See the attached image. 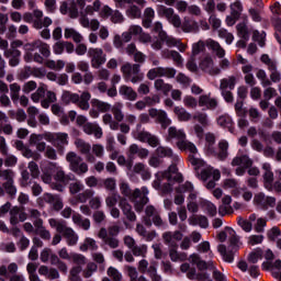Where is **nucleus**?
Returning a JSON list of instances; mask_svg holds the SVG:
<instances>
[{
    "label": "nucleus",
    "mask_w": 281,
    "mask_h": 281,
    "mask_svg": "<svg viewBox=\"0 0 281 281\" xmlns=\"http://www.w3.org/2000/svg\"><path fill=\"white\" fill-rule=\"evenodd\" d=\"M120 190L124 196H128L130 201L134 203L136 212H143L144 205L148 203V189L146 187L135 189L134 192H132L128 183L121 182Z\"/></svg>",
    "instance_id": "nucleus-1"
},
{
    "label": "nucleus",
    "mask_w": 281,
    "mask_h": 281,
    "mask_svg": "<svg viewBox=\"0 0 281 281\" xmlns=\"http://www.w3.org/2000/svg\"><path fill=\"white\" fill-rule=\"evenodd\" d=\"M61 102L64 104H76L81 111H89L91 109V92L83 91L81 94L64 90L61 94Z\"/></svg>",
    "instance_id": "nucleus-2"
},
{
    "label": "nucleus",
    "mask_w": 281,
    "mask_h": 281,
    "mask_svg": "<svg viewBox=\"0 0 281 281\" xmlns=\"http://www.w3.org/2000/svg\"><path fill=\"white\" fill-rule=\"evenodd\" d=\"M229 240V250H227V246L220 244L217 246V251L222 256V260L224 262H234V256H236V252L239 249H243V241L240 240V236L234 233L232 237L228 239Z\"/></svg>",
    "instance_id": "nucleus-3"
},
{
    "label": "nucleus",
    "mask_w": 281,
    "mask_h": 281,
    "mask_svg": "<svg viewBox=\"0 0 281 281\" xmlns=\"http://www.w3.org/2000/svg\"><path fill=\"white\" fill-rule=\"evenodd\" d=\"M22 19H23L24 23H33V27L35 30H43V27H49V25H52V23H54L52 21V18H49V16H45L43 19V11H41L38 9L33 10V13L25 12L22 15Z\"/></svg>",
    "instance_id": "nucleus-4"
},
{
    "label": "nucleus",
    "mask_w": 281,
    "mask_h": 281,
    "mask_svg": "<svg viewBox=\"0 0 281 281\" xmlns=\"http://www.w3.org/2000/svg\"><path fill=\"white\" fill-rule=\"evenodd\" d=\"M165 180L178 181V183H181V181H183V176L179 173L177 165H171L166 171H158L156 173V180L153 182L154 188L156 190H159V188H161V182Z\"/></svg>",
    "instance_id": "nucleus-5"
},
{
    "label": "nucleus",
    "mask_w": 281,
    "mask_h": 281,
    "mask_svg": "<svg viewBox=\"0 0 281 281\" xmlns=\"http://www.w3.org/2000/svg\"><path fill=\"white\" fill-rule=\"evenodd\" d=\"M123 78L132 85H137L144 80V72H142V66L138 64L126 63L121 67Z\"/></svg>",
    "instance_id": "nucleus-6"
},
{
    "label": "nucleus",
    "mask_w": 281,
    "mask_h": 281,
    "mask_svg": "<svg viewBox=\"0 0 281 281\" xmlns=\"http://www.w3.org/2000/svg\"><path fill=\"white\" fill-rule=\"evenodd\" d=\"M66 161H68L69 168L75 175H87L89 172V165L76 151H69L66 155Z\"/></svg>",
    "instance_id": "nucleus-7"
},
{
    "label": "nucleus",
    "mask_w": 281,
    "mask_h": 281,
    "mask_svg": "<svg viewBox=\"0 0 281 281\" xmlns=\"http://www.w3.org/2000/svg\"><path fill=\"white\" fill-rule=\"evenodd\" d=\"M180 150H189V161L191 166L194 167L195 170H201L203 166H205V162L203 159L199 158V150L196 149V146L192 144L191 142H188V139L182 143V147H178Z\"/></svg>",
    "instance_id": "nucleus-8"
},
{
    "label": "nucleus",
    "mask_w": 281,
    "mask_h": 281,
    "mask_svg": "<svg viewBox=\"0 0 281 281\" xmlns=\"http://www.w3.org/2000/svg\"><path fill=\"white\" fill-rule=\"evenodd\" d=\"M19 272V265L11 262L8 267L0 263V278H9V281H25V277Z\"/></svg>",
    "instance_id": "nucleus-9"
},
{
    "label": "nucleus",
    "mask_w": 281,
    "mask_h": 281,
    "mask_svg": "<svg viewBox=\"0 0 281 281\" xmlns=\"http://www.w3.org/2000/svg\"><path fill=\"white\" fill-rule=\"evenodd\" d=\"M45 142L53 144L56 148H65V146H69V134L67 133H45Z\"/></svg>",
    "instance_id": "nucleus-10"
},
{
    "label": "nucleus",
    "mask_w": 281,
    "mask_h": 281,
    "mask_svg": "<svg viewBox=\"0 0 281 281\" xmlns=\"http://www.w3.org/2000/svg\"><path fill=\"white\" fill-rule=\"evenodd\" d=\"M145 216L143 217V223L150 227L154 223L156 227H164V220H161V216L159 215V211L155 209L154 206L149 205L145 210Z\"/></svg>",
    "instance_id": "nucleus-11"
},
{
    "label": "nucleus",
    "mask_w": 281,
    "mask_h": 281,
    "mask_svg": "<svg viewBox=\"0 0 281 281\" xmlns=\"http://www.w3.org/2000/svg\"><path fill=\"white\" fill-rule=\"evenodd\" d=\"M199 67L204 74H209V76H220L221 74V68H218L214 58L210 55L201 57Z\"/></svg>",
    "instance_id": "nucleus-12"
},
{
    "label": "nucleus",
    "mask_w": 281,
    "mask_h": 281,
    "mask_svg": "<svg viewBox=\"0 0 281 281\" xmlns=\"http://www.w3.org/2000/svg\"><path fill=\"white\" fill-rule=\"evenodd\" d=\"M88 57L90 58L91 67L93 69H100L104 63H106V54L102 48H89Z\"/></svg>",
    "instance_id": "nucleus-13"
},
{
    "label": "nucleus",
    "mask_w": 281,
    "mask_h": 281,
    "mask_svg": "<svg viewBox=\"0 0 281 281\" xmlns=\"http://www.w3.org/2000/svg\"><path fill=\"white\" fill-rule=\"evenodd\" d=\"M177 70L170 67H156L147 71L148 80H155L156 78H175Z\"/></svg>",
    "instance_id": "nucleus-14"
},
{
    "label": "nucleus",
    "mask_w": 281,
    "mask_h": 281,
    "mask_svg": "<svg viewBox=\"0 0 281 281\" xmlns=\"http://www.w3.org/2000/svg\"><path fill=\"white\" fill-rule=\"evenodd\" d=\"M160 16H165L173 27H181V16L175 13V9L168 8L166 5H159L157 10Z\"/></svg>",
    "instance_id": "nucleus-15"
},
{
    "label": "nucleus",
    "mask_w": 281,
    "mask_h": 281,
    "mask_svg": "<svg viewBox=\"0 0 281 281\" xmlns=\"http://www.w3.org/2000/svg\"><path fill=\"white\" fill-rule=\"evenodd\" d=\"M252 203L259 210H269V207L276 206V198L266 195L265 193L260 192L255 194Z\"/></svg>",
    "instance_id": "nucleus-16"
},
{
    "label": "nucleus",
    "mask_w": 281,
    "mask_h": 281,
    "mask_svg": "<svg viewBox=\"0 0 281 281\" xmlns=\"http://www.w3.org/2000/svg\"><path fill=\"white\" fill-rule=\"evenodd\" d=\"M133 137L143 144H148V146H151V148H157V146H159V137L150 134L148 131L143 130L139 132H134Z\"/></svg>",
    "instance_id": "nucleus-17"
},
{
    "label": "nucleus",
    "mask_w": 281,
    "mask_h": 281,
    "mask_svg": "<svg viewBox=\"0 0 281 281\" xmlns=\"http://www.w3.org/2000/svg\"><path fill=\"white\" fill-rule=\"evenodd\" d=\"M252 161L251 159H249V156L247 155H243V156H236L235 158H233L231 165L233 167L238 166L239 168H237L235 170V175L237 177H243L247 170V168H249L251 166Z\"/></svg>",
    "instance_id": "nucleus-18"
},
{
    "label": "nucleus",
    "mask_w": 281,
    "mask_h": 281,
    "mask_svg": "<svg viewBox=\"0 0 281 281\" xmlns=\"http://www.w3.org/2000/svg\"><path fill=\"white\" fill-rule=\"evenodd\" d=\"M75 146L81 155H86V160L89 164H95V156L91 154V144L87 143L82 138H77L75 140Z\"/></svg>",
    "instance_id": "nucleus-19"
},
{
    "label": "nucleus",
    "mask_w": 281,
    "mask_h": 281,
    "mask_svg": "<svg viewBox=\"0 0 281 281\" xmlns=\"http://www.w3.org/2000/svg\"><path fill=\"white\" fill-rule=\"evenodd\" d=\"M189 261L191 262V265H195L199 269V271H205L209 269V271H216V262L215 261H209L205 262L203 260H201V256H199L198 254H192L189 257Z\"/></svg>",
    "instance_id": "nucleus-20"
},
{
    "label": "nucleus",
    "mask_w": 281,
    "mask_h": 281,
    "mask_svg": "<svg viewBox=\"0 0 281 281\" xmlns=\"http://www.w3.org/2000/svg\"><path fill=\"white\" fill-rule=\"evenodd\" d=\"M222 188L224 190H231L232 196H235L236 199L243 194V188H240L238 184V180L234 178L224 179L222 182Z\"/></svg>",
    "instance_id": "nucleus-21"
},
{
    "label": "nucleus",
    "mask_w": 281,
    "mask_h": 281,
    "mask_svg": "<svg viewBox=\"0 0 281 281\" xmlns=\"http://www.w3.org/2000/svg\"><path fill=\"white\" fill-rule=\"evenodd\" d=\"M199 106L214 111L218 106V99L212 97V93L201 94L198 100Z\"/></svg>",
    "instance_id": "nucleus-22"
},
{
    "label": "nucleus",
    "mask_w": 281,
    "mask_h": 281,
    "mask_svg": "<svg viewBox=\"0 0 281 281\" xmlns=\"http://www.w3.org/2000/svg\"><path fill=\"white\" fill-rule=\"evenodd\" d=\"M186 137V132L183 130H177L175 126L168 128L167 139L168 142L176 139L178 148L183 147V143L187 139Z\"/></svg>",
    "instance_id": "nucleus-23"
},
{
    "label": "nucleus",
    "mask_w": 281,
    "mask_h": 281,
    "mask_svg": "<svg viewBox=\"0 0 281 281\" xmlns=\"http://www.w3.org/2000/svg\"><path fill=\"white\" fill-rule=\"evenodd\" d=\"M27 221V213L20 206H13L10 210V224L19 225V223H23Z\"/></svg>",
    "instance_id": "nucleus-24"
},
{
    "label": "nucleus",
    "mask_w": 281,
    "mask_h": 281,
    "mask_svg": "<svg viewBox=\"0 0 281 281\" xmlns=\"http://www.w3.org/2000/svg\"><path fill=\"white\" fill-rule=\"evenodd\" d=\"M148 113L150 117L157 120V122H159L164 128H167V126L172 124V120L168 117V113H166L164 110L150 109Z\"/></svg>",
    "instance_id": "nucleus-25"
},
{
    "label": "nucleus",
    "mask_w": 281,
    "mask_h": 281,
    "mask_svg": "<svg viewBox=\"0 0 281 281\" xmlns=\"http://www.w3.org/2000/svg\"><path fill=\"white\" fill-rule=\"evenodd\" d=\"M202 171L200 172L199 177L202 181H207L210 179V177L213 178L214 181H220L221 180V171L218 169H214L210 166H207L204 162Z\"/></svg>",
    "instance_id": "nucleus-26"
},
{
    "label": "nucleus",
    "mask_w": 281,
    "mask_h": 281,
    "mask_svg": "<svg viewBox=\"0 0 281 281\" xmlns=\"http://www.w3.org/2000/svg\"><path fill=\"white\" fill-rule=\"evenodd\" d=\"M43 139H45V133L31 134L30 136V144L36 147L37 153H45L47 150V143L43 142Z\"/></svg>",
    "instance_id": "nucleus-27"
},
{
    "label": "nucleus",
    "mask_w": 281,
    "mask_h": 281,
    "mask_svg": "<svg viewBox=\"0 0 281 281\" xmlns=\"http://www.w3.org/2000/svg\"><path fill=\"white\" fill-rule=\"evenodd\" d=\"M263 170V186L269 192H273V171H271L270 164L262 165Z\"/></svg>",
    "instance_id": "nucleus-28"
},
{
    "label": "nucleus",
    "mask_w": 281,
    "mask_h": 281,
    "mask_svg": "<svg viewBox=\"0 0 281 281\" xmlns=\"http://www.w3.org/2000/svg\"><path fill=\"white\" fill-rule=\"evenodd\" d=\"M162 238L166 245L169 247H177V241L183 238V234L179 231L176 232H166L162 234Z\"/></svg>",
    "instance_id": "nucleus-29"
},
{
    "label": "nucleus",
    "mask_w": 281,
    "mask_h": 281,
    "mask_svg": "<svg viewBox=\"0 0 281 281\" xmlns=\"http://www.w3.org/2000/svg\"><path fill=\"white\" fill-rule=\"evenodd\" d=\"M135 155L139 157V159H146L150 151L144 147H139L137 144H132L127 150V157L133 158Z\"/></svg>",
    "instance_id": "nucleus-30"
},
{
    "label": "nucleus",
    "mask_w": 281,
    "mask_h": 281,
    "mask_svg": "<svg viewBox=\"0 0 281 281\" xmlns=\"http://www.w3.org/2000/svg\"><path fill=\"white\" fill-rule=\"evenodd\" d=\"M79 24L81 25V27L91 30V32H98V30H100V20H89V16L87 15H82L81 18H79Z\"/></svg>",
    "instance_id": "nucleus-31"
},
{
    "label": "nucleus",
    "mask_w": 281,
    "mask_h": 281,
    "mask_svg": "<svg viewBox=\"0 0 281 281\" xmlns=\"http://www.w3.org/2000/svg\"><path fill=\"white\" fill-rule=\"evenodd\" d=\"M16 192H19V189H16V184L13 182H3L2 186H0V196H10V199H16Z\"/></svg>",
    "instance_id": "nucleus-32"
},
{
    "label": "nucleus",
    "mask_w": 281,
    "mask_h": 281,
    "mask_svg": "<svg viewBox=\"0 0 281 281\" xmlns=\"http://www.w3.org/2000/svg\"><path fill=\"white\" fill-rule=\"evenodd\" d=\"M83 133L86 135H94L95 139H102V135H104L102 127L98 123H86L83 125Z\"/></svg>",
    "instance_id": "nucleus-33"
},
{
    "label": "nucleus",
    "mask_w": 281,
    "mask_h": 281,
    "mask_svg": "<svg viewBox=\"0 0 281 281\" xmlns=\"http://www.w3.org/2000/svg\"><path fill=\"white\" fill-rule=\"evenodd\" d=\"M228 150H229V143L225 139H222L218 143V151L217 153L213 151V155L220 161H225V159H227V157H229Z\"/></svg>",
    "instance_id": "nucleus-34"
},
{
    "label": "nucleus",
    "mask_w": 281,
    "mask_h": 281,
    "mask_svg": "<svg viewBox=\"0 0 281 281\" xmlns=\"http://www.w3.org/2000/svg\"><path fill=\"white\" fill-rule=\"evenodd\" d=\"M61 235L64 238H66V243L68 247H74L78 245V234H76V231L74 228L66 226L64 231L61 232Z\"/></svg>",
    "instance_id": "nucleus-35"
},
{
    "label": "nucleus",
    "mask_w": 281,
    "mask_h": 281,
    "mask_svg": "<svg viewBox=\"0 0 281 281\" xmlns=\"http://www.w3.org/2000/svg\"><path fill=\"white\" fill-rule=\"evenodd\" d=\"M95 192L91 189H87L83 192L77 194L75 198L70 199V205H78V203H87L89 199H92Z\"/></svg>",
    "instance_id": "nucleus-36"
},
{
    "label": "nucleus",
    "mask_w": 281,
    "mask_h": 281,
    "mask_svg": "<svg viewBox=\"0 0 281 281\" xmlns=\"http://www.w3.org/2000/svg\"><path fill=\"white\" fill-rule=\"evenodd\" d=\"M206 47L211 49L217 58H225V48L221 46V44L212 38L206 40Z\"/></svg>",
    "instance_id": "nucleus-37"
},
{
    "label": "nucleus",
    "mask_w": 281,
    "mask_h": 281,
    "mask_svg": "<svg viewBox=\"0 0 281 281\" xmlns=\"http://www.w3.org/2000/svg\"><path fill=\"white\" fill-rule=\"evenodd\" d=\"M119 93L125 100H130V102H135V100H137V92L133 89V87H128L126 85H122L119 88Z\"/></svg>",
    "instance_id": "nucleus-38"
},
{
    "label": "nucleus",
    "mask_w": 281,
    "mask_h": 281,
    "mask_svg": "<svg viewBox=\"0 0 281 281\" xmlns=\"http://www.w3.org/2000/svg\"><path fill=\"white\" fill-rule=\"evenodd\" d=\"M133 172H135V175H140L144 181H148L151 177L150 169H148L144 162H136L133 167Z\"/></svg>",
    "instance_id": "nucleus-39"
},
{
    "label": "nucleus",
    "mask_w": 281,
    "mask_h": 281,
    "mask_svg": "<svg viewBox=\"0 0 281 281\" xmlns=\"http://www.w3.org/2000/svg\"><path fill=\"white\" fill-rule=\"evenodd\" d=\"M120 207L123 212V214L126 216L127 221L135 222L137 221V215H135V212H133V207L126 200H121L120 201Z\"/></svg>",
    "instance_id": "nucleus-40"
},
{
    "label": "nucleus",
    "mask_w": 281,
    "mask_h": 281,
    "mask_svg": "<svg viewBox=\"0 0 281 281\" xmlns=\"http://www.w3.org/2000/svg\"><path fill=\"white\" fill-rule=\"evenodd\" d=\"M102 8V2L100 0H95L92 4H88L83 11H80V19L82 16H93L95 12H100V9Z\"/></svg>",
    "instance_id": "nucleus-41"
},
{
    "label": "nucleus",
    "mask_w": 281,
    "mask_h": 281,
    "mask_svg": "<svg viewBox=\"0 0 281 281\" xmlns=\"http://www.w3.org/2000/svg\"><path fill=\"white\" fill-rule=\"evenodd\" d=\"M189 225H199L203 229H207V227H210V222L205 215H192L189 217Z\"/></svg>",
    "instance_id": "nucleus-42"
},
{
    "label": "nucleus",
    "mask_w": 281,
    "mask_h": 281,
    "mask_svg": "<svg viewBox=\"0 0 281 281\" xmlns=\"http://www.w3.org/2000/svg\"><path fill=\"white\" fill-rule=\"evenodd\" d=\"M64 37L71 38L74 43H82L85 41V37L82 36V34H80V32H78L74 27H66L64 30Z\"/></svg>",
    "instance_id": "nucleus-43"
},
{
    "label": "nucleus",
    "mask_w": 281,
    "mask_h": 281,
    "mask_svg": "<svg viewBox=\"0 0 281 281\" xmlns=\"http://www.w3.org/2000/svg\"><path fill=\"white\" fill-rule=\"evenodd\" d=\"M182 32L190 34L192 32H199V23L194 20L184 18L182 24L180 25Z\"/></svg>",
    "instance_id": "nucleus-44"
},
{
    "label": "nucleus",
    "mask_w": 281,
    "mask_h": 281,
    "mask_svg": "<svg viewBox=\"0 0 281 281\" xmlns=\"http://www.w3.org/2000/svg\"><path fill=\"white\" fill-rule=\"evenodd\" d=\"M72 223H75V225L81 227V229H85L86 232L91 228V221L89 218L82 217L80 213H75L72 215Z\"/></svg>",
    "instance_id": "nucleus-45"
},
{
    "label": "nucleus",
    "mask_w": 281,
    "mask_h": 281,
    "mask_svg": "<svg viewBox=\"0 0 281 281\" xmlns=\"http://www.w3.org/2000/svg\"><path fill=\"white\" fill-rule=\"evenodd\" d=\"M177 192H189L188 202H196V191L191 182H186L177 189Z\"/></svg>",
    "instance_id": "nucleus-46"
},
{
    "label": "nucleus",
    "mask_w": 281,
    "mask_h": 281,
    "mask_svg": "<svg viewBox=\"0 0 281 281\" xmlns=\"http://www.w3.org/2000/svg\"><path fill=\"white\" fill-rule=\"evenodd\" d=\"M154 89L164 95H168V93L172 91V85L167 83L164 79H156L154 82Z\"/></svg>",
    "instance_id": "nucleus-47"
},
{
    "label": "nucleus",
    "mask_w": 281,
    "mask_h": 281,
    "mask_svg": "<svg viewBox=\"0 0 281 281\" xmlns=\"http://www.w3.org/2000/svg\"><path fill=\"white\" fill-rule=\"evenodd\" d=\"M200 207L203 210L204 214H207V216L211 217L216 216V214L218 213L216 205L207 200H202L200 203Z\"/></svg>",
    "instance_id": "nucleus-48"
},
{
    "label": "nucleus",
    "mask_w": 281,
    "mask_h": 281,
    "mask_svg": "<svg viewBox=\"0 0 281 281\" xmlns=\"http://www.w3.org/2000/svg\"><path fill=\"white\" fill-rule=\"evenodd\" d=\"M56 168V162H48L46 167L42 168V181L44 183H52V172Z\"/></svg>",
    "instance_id": "nucleus-49"
},
{
    "label": "nucleus",
    "mask_w": 281,
    "mask_h": 281,
    "mask_svg": "<svg viewBox=\"0 0 281 281\" xmlns=\"http://www.w3.org/2000/svg\"><path fill=\"white\" fill-rule=\"evenodd\" d=\"M173 113L177 115L179 122H190L192 120V114L186 108L176 106Z\"/></svg>",
    "instance_id": "nucleus-50"
},
{
    "label": "nucleus",
    "mask_w": 281,
    "mask_h": 281,
    "mask_svg": "<svg viewBox=\"0 0 281 281\" xmlns=\"http://www.w3.org/2000/svg\"><path fill=\"white\" fill-rule=\"evenodd\" d=\"M54 170H56L55 181H59L60 183H64L65 186H67V183H69V181H71V178H69V176L65 175L63 167L58 166V164H56V167H54Z\"/></svg>",
    "instance_id": "nucleus-51"
},
{
    "label": "nucleus",
    "mask_w": 281,
    "mask_h": 281,
    "mask_svg": "<svg viewBox=\"0 0 281 281\" xmlns=\"http://www.w3.org/2000/svg\"><path fill=\"white\" fill-rule=\"evenodd\" d=\"M91 106L92 109H97V111L100 113H106L108 111H111V104L104 101H100L99 99H92Z\"/></svg>",
    "instance_id": "nucleus-52"
},
{
    "label": "nucleus",
    "mask_w": 281,
    "mask_h": 281,
    "mask_svg": "<svg viewBox=\"0 0 281 281\" xmlns=\"http://www.w3.org/2000/svg\"><path fill=\"white\" fill-rule=\"evenodd\" d=\"M122 109H124V104H122L121 102H116L111 108V112L116 122H123V120H124V112H122Z\"/></svg>",
    "instance_id": "nucleus-53"
},
{
    "label": "nucleus",
    "mask_w": 281,
    "mask_h": 281,
    "mask_svg": "<svg viewBox=\"0 0 281 281\" xmlns=\"http://www.w3.org/2000/svg\"><path fill=\"white\" fill-rule=\"evenodd\" d=\"M125 14L128 19H142V9L131 3L130 7L126 9Z\"/></svg>",
    "instance_id": "nucleus-54"
},
{
    "label": "nucleus",
    "mask_w": 281,
    "mask_h": 281,
    "mask_svg": "<svg viewBox=\"0 0 281 281\" xmlns=\"http://www.w3.org/2000/svg\"><path fill=\"white\" fill-rule=\"evenodd\" d=\"M193 120H195V122H199V124L204 128H207V126H210V116L205 112H195V114L193 115Z\"/></svg>",
    "instance_id": "nucleus-55"
},
{
    "label": "nucleus",
    "mask_w": 281,
    "mask_h": 281,
    "mask_svg": "<svg viewBox=\"0 0 281 281\" xmlns=\"http://www.w3.org/2000/svg\"><path fill=\"white\" fill-rule=\"evenodd\" d=\"M236 231H234V228L229 227V226H226L223 231H221L218 234H217V240L220 243H225V240H229V238H232V236H234Z\"/></svg>",
    "instance_id": "nucleus-56"
},
{
    "label": "nucleus",
    "mask_w": 281,
    "mask_h": 281,
    "mask_svg": "<svg viewBox=\"0 0 281 281\" xmlns=\"http://www.w3.org/2000/svg\"><path fill=\"white\" fill-rule=\"evenodd\" d=\"M36 49H38L36 41L24 45V50L26 52L24 55L25 63H32V52H36Z\"/></svg>",
    "instance_id": "nucleus-57"
},
{
    "label": "nucleus",
    "mask_w": 281,
    "mask_h": 281,
    "mask_svg": "<svg viewBox=\"0 0 281 281\" xmlns=\"http://www.w3.org/2000/svg\"><path fill=\"white\" fill-rule=\"evenodd\" d=\"M236 87V77L231 76L221 80L220 89L227 91V89H234Z\"/></svg>",
    "instance_id": "nucleus-58"
},
{
    "label": "nucleus",
    "mask_w": 281,
    "mask_h": 281,
    "mask_svg": "<svg viewBox=\"0 0 281 281\" xmlns=\"http://www.w3.org/2000/svg\"><path fill=\"white\" fill-rule=\"evenodd\" d=\"M187 278H189V280L207 281L210 280V274L206 272L196 273V270H190L187 273Z\"/></svg>",
    "instance_id": "nucleus-59"
},
{
    "label": "nucleus",
    "mask_w": 281,
    "mask_h": 281,
    "mask_svg": "<svg viewBox=\"0 0 281 281\" xmlns=\"http://www.w3.org/2000/svg\"><path fill=\"white\" fill-rule=\"evenodd\" d=\"M15 177L16 173L12 169H3L2 171H0V179H2L4 183L13 182Z\"/></svg>",
    "instance_id": "nucleus-60"
},
{
    "label": "nucleus",
    "mask_w": 281,
    "mask_h": 281,
    "mask_svg": "<svg viewBox=\"0 0 281 281\" xmlns=\"http://www.w3.org/2000/svg\"><path fill=\"white\" fill-rule=\"evenodd\" d=\"M88 249H91L92 251H95V249H98V244H95V239L87 237L83 240V244L80 245V251H88Z\"/></svg>",
    "instance_id": "nucleus-61"
},
{
    "label": "nucleus",
    "mask_w": 281,
    "mask_h": 281,
    "mask_svg": "<svg viewBox=\"0 0 281 281\" xmlns=\"http://www.w3.org/2000/svg\"><path fill=\"white\" fill-rule=\"evenodd\" d=\"M265 252L260 248H256L248 255V262L256 265L259 260H262Z\"/></svg>",
    "instance_id": "nucleus-62"
},
{
    "label": "nucleus",
    "mask_w": 281,
    "mask_h": 281,
    "mask_svg": "<svg viewBox=\"0 0 281 281\" xmlns=\"http://www.w3.org/2000/svg\"><path fill=\"white\" fill-rule=\"evenodd\" d=\"M156 155L160 159H164L166 157H175V154L172 153V148L166 147V146H158L156 149Z\"/></svg>",
    "instance_id": "nucleus-63"
},
{
    "label": "nucleus",
    "mask_w": 281,
    "mask_h": 281,
    "mask_svg": "<svg viewBox=\"0 0 281 281\" xmlns=\"http://www.w3.org/2000/svg\"><path fill=\"white\" fill-rule=\"evenodd\" d=\"M80 273H82V267L81 266H75L70 269L69 280L70 281H82V278L80 277Z\"/></svg>",
    "instance_id": "nucleus-64"
}]
</instances>
